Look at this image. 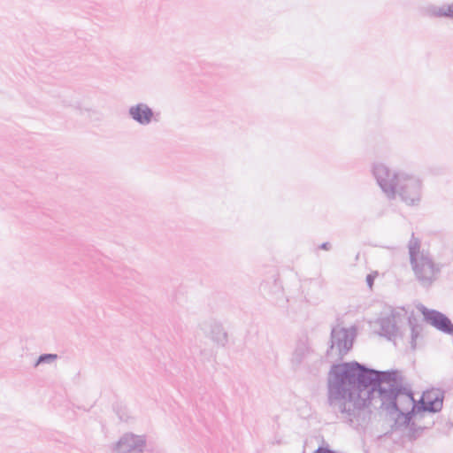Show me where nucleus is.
Listing matches in <instances>:
<instances>
[{
	"mask_svg": "<svg viewBox=\"0 0 453 453\" xmlns=\"http://www.w3.org/2000/svg\"><path fill=\"white\" fill-rule=\"evenodd\" d=\"M378 397L380 409L398 424L408 426L418 415V403L405 387L398 370L378 371L357 361L333 365L327 377V406L330 412L352 423L371 401Z\"/></svg>",
	"mask_w": 453,
	"mask_h": 453,
	"instance_id": "obj_1",
	"label": "nucleus"
},
{
	"mask_svg": "<svg viewBox=\"0 0 453 453\" xmlns=\"http://www.w3.org/2000/svg\"><path fill=\"white\" fill-rule=\"evenodd\" d=\"M372 174L389 199L396 196L409 206L418 205L422 196V180L405 172H393L381 163L373 165Z\"/></svg>",
	"mask_w": 453,
	"mask_h": 453,
	"instance_id": "obj_2",
	"label": "nucleus"
},
{
	"mask_svg": "<svg viewBox=\"0 0 453 453\" xmlns=\"http://www.w3.org/2000/svg\"><path fill=\"white\" fill-rule=\"evenodd\" d=\"M410 262L418 282L425 288L430 287L438 278L441 267L435 264L430 255L420 251V242L412 234L409 242Z\"/></svg>",
	"mask_w": 453,
	"mask_h": 453,
	"instance_id": "obj_3",
	"label": "nucleus"
},
{
	"mask_svg": "<svg viewBox=\"0 0 453 453\" xmlns=\"http://www.w3.org/2000/svg\"><path fill=\"white\" fill-rule=\"evenodd\" d=\"M356 337V327L350 328L334 326L331 329L330 345L326 351L328 357L342 359L343 357L352 349Z\"/></svg>",
	"mask_w": 453,
	"mask_h": 453,
	"instance_id": "obj_4",
	"label": "nucleus"
},
{
	"mask_svg": "<svg viewBox=\"0 0 453 453\" xmlns=\"http://www.w3.org/2000/svg\"><path fill=\"white\" fill-rule=\"evenodd\" d=\"M419 311L424 315L426 321L437 330L446 334L453 335V324L445 314L435 310H429L424 305H421Z\"/></svg>",
	"mask_w": 453,
	"mask_h": 453,
	"instance_id": "obj_5",
	"label": "nucleus"
},
{
	"mask_svg": "<svg viewBox=\"0 0 453 453\" xmlns=\"http://www.w3.org/2000/svg\"><path fill=\"white\" fill-rule=\"evenodd\" d=\"M443 391L438 389L426 391L418 403V413L426 411L435 413L440 411L443 405Z\"/></svg>",
	"mask_w": 453,
	"mask_h": 453,
	"instance_id": "obj_6",
	"label": "nucleus"
},
{
	"mask_svg": "<svg viewBox=\"0 0 453 453\" xmlns=\"http://www.w3.org/2000/svg\"><path fill=\"white\" fill-rule=\"evenodd\" d=\"M203 333L217 346L226 347L228 342V334L222 324L215 319H210L203 324Z\"/></svg>",
	"mask_w": 453,
	"mask_h": 453,
	"instance_id": "obj_7",
	"label": "nucleus"
},
{
	"mask_svg": "<svg viewBox=\"0 0 453 453\" xmlns=\"http://www.w3.org/2000/svg\"><path fill=\"white\" fill-rule=\"evenodd\" d=\"M423 13L429 18L453 19V3L442 5L429 4L423 9Z\"/></svg>",
	"mask_w": 453,
	"mask_h": 453,
	"instance_id": "obj_8",
	"label": "nucleus"
},
{
	"mask_svg": "<svg viewBox=\"0 0 453 453\" xmlns=\"http://www.w3.org/2000/svg\"><path fill=\"white\" fill-rule=\"evenodd\" d=\"M379 324L381 330V335L387 337L388 339H391L392 337L396 336L398 328L395 323V317L388 316L385 318H381L379 320Z\"/></svg>",
	"mask_w": 453,
	"mask_h": 453,
	"instance_id": "obj_9",
	"label": "nucleus"
},
{
	"mask_svg": "<svg viewBox=\"0 0 453 453\" xmlns=\"http://www.w3.org/2000/svg\"><path fill=\"white\" fill-rule=\"evenodd\" d=\"M130 114L135 120L142 124L150 122L152 118V111L143 104L131 108Z\"/></svg>",
	"mask_w": 453,
	"mask_h": 453,
	"instance_id": "obj_10",
	"label": "nucleus"
},
{
	"mask_svg": "<svg viewBox=\"0 0 453 453\" xmlns=\"http://www.w3.org/2000/svg\"><path fill=\"white\" fill-rule=\"evenodd\" d=\"M311 349L307 342H300L293 352L291 363L295 367L299 366L310 353Z\"/></svg>",
	"mask_w": 453,
	"mask_h": 453,
	"instance_id": "obj_11",
	"label": "nucleus"
},
{
	"mask_svg": "<svg viewBox=\"0 0 453 453\" xmlns=\"http://www.w3.org/2000/svg\"><path fill=\"white\" fill-rule=\"evenodd\" d=\"M410 323V326H411V347L412 349H416V341H417V338L419 336L421 331H422V326H419V325H417V324H413L411 322V320L409 321Z\"/></svg>",
	"mask_w": 453,
	"mask_h": 453,
	"instance_id": "obj_12",
	"label": "nucleus"
},
{
	"mask_svg": "<svg viewBox=\"0 0 453 453\" xmlns=\"http://www.w3.org/2000/svg\"><path fill=\"white\" fill-rule=\"evenodd\" d=\"M56 358H57V356L52 355V354L42 356L38 359L36 365H38L40 363L44 362V361H54Z\"/></svg>",
	"mask_w": 453,
	"mask_h": 453,
	"instance_id": "obj_13",
	"label": "nucleus"
},
{
	"mask_svg": "<svg viewBox=\"0 0 453 453\" xmlns=\"http://www.w3.org/2000/svg\"><path fill=\"white\" fill-rule=\"evenodd\" d=\"M313 453H336L334 450L326 447H319Z\"/></svg>",
	"mask_w": 453,
	"mask_h": 453,
	"instance_id": "obj_14",
	"label": "nucleus"
},
{
	"mask_svg": "<svg viewBox=\"0 0 453 453\" xmlns=\"http://www.w3.org/2000/svg\"><path fill=\"white\" fill-rule=\"evenodd\" d=\"M322 250H329L331 249V244L329 242H324L319 247Z\"/></svg>",
	"mask_w": 453,
	"mask_h": 453,
	"instance_id": "obj_15",
	"label": "nucleus"
},
{
	"mask_svg": "<svg viewBox=\"0 0 453 453\" xmlns=\"http://www.w3.org/2000/svg\"><path fill=\"white\" fill-rule=\"evenodd\" d=\"M366 282L370 287H372V285L373 284V277L371 274L367 275Z\"/></svg>",
	"mask_w": 453,
	"mask_h": 453,
	"instance_id": "obj_16",
	"label": "nucleus"
}]
</instances>
